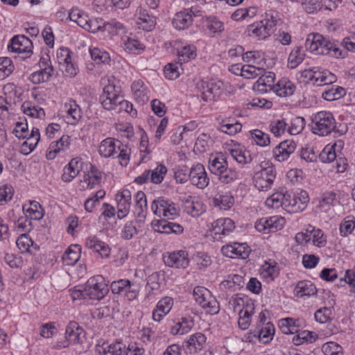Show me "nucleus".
Segmentation results:
<instances>
[{
    "label": "nucleus",
    "mask_w": 355,
    "mask_h": 355,
    "mask_svg": "<svg viewBox=\"0 0 355 355\" xmlns=\"http://www.w3.org/2000/svg\"><path fill=\"white\" fill-rule=\"evenodd\" d=\"M305 58L304 51L301 46L295 47L290 53L287 67L289 69H295L300 63L303 62Z\"/></svg>",
    "instance_id": "34"
},
{
    "label": "nucleus",
    "mask_w": 355,
    "mask_h": 355,
    "mask_svg": "<svg viewBox=\"0 0 355 355\" xmlns=\"http://www.w3.org/2000/svg\"><path fill=\"white\" fill-rule=\"evenodd\" d=\"M154 230L162 234L174 233L180 234L183 232V227L179 223L168 221L166 219L155 220L152 223Z\"/></svg>",
    "instance_id": "18"
},
{
    "label": "nucleus",
    "mask_w": 355,
    "mask_h": 355,
    "mask_svg": "<svg viewBox=\"0 0 355 355\" xmlns=\"http://www.w3.org/2000/svg\"><path fill=\"white\" fill-rule=\"evenodd\" d=\"M137 233L138 231L134 221H128L121 230V237L125 240H130Z\"/></svg>",
    "instance_id": "50"
},
{
    "label": "nucleus",
    "mask_w": 355,
    "mask_h": 355,
    "mask_svg": "<svg viewBox=\"0 0 355 355\" xmlns=\"http://www.w3.org/2000/svg\"><path fill=\"white\" fill-rule=\"evenodd\" d=\"M179 62H188L196 56V48L193 45H187L178 50Z\"/></svg>",
    "instance_id": "39"
},
{
    "label": "nucleus",
    "mask_w": 355,
    "mask_h": 355,
    "mask_svg": "<svg viewBox=\"0 0 355 355\" xmlns=\"http://www.w3.org/2000/svg\"><path fill=\"white\" fill-rule=\"evenodd\" d=\"M193 327V320L183 317L181 321H179L176 324L171 327V332L173 335L184 334H187Z\"/></svg>",
    "instance_id": "35"
},
{
    "label": "nucleus",
    "mask_w": 355,
    "mask_h": 355,
    "mask_svg": "<svg viewBox=\"0 0 355 355\" xmlns=\"http://www.w3.org/2000/svg\"><path fill=\"white\" fill-rule=\"evenodd\" d=\"M306 50L317 55H329L334 58L345 57L338 41H330L319 33H311L305 42Z\"/></svg>",
    "instance_id": "1"
},
{
    "label": "nucleus",
    "mask_w": 355,
    "mask_h": 355,
    "mask_svg": "<svg viewBox=\"0 0 355 355\" xmlns=\"http://www.w3.org/2000/svg\"><path fill=\"white\" fill-rule=\"evenodd\" d=\"M275 334V327L270 322H268L264 327H262L259 331V338L264 343H267L272 339Z\"/></svg>",
    "instance_id": "54"
},
{
    "label": "nucleus",
    "mask_w": 355,
    "mask_h": 355,
    "mask_svg": "<svg viewBox=\"0 0 355 355\" xmlns=\"http://www.w3.org/2000/svg\"><path fill=\"white\" fill-rule=\"evenodd\" d=\"M325 355H343L342 347L335 342H328L322 347Z\"/></svg>",
    "instance_id": "57"
},
{
    "label": "nucleus",
    "mask_w": 355,
    "mask_h": 355,
    "mask_svg": "<svg viewBox=\"0 0 355 355\" xmlns=\"http://www.w3.org/2000/svg\"><path fill=\"white\" fill-rule=\"evenodd\" d=\"M294 291L295 295L300 297L304 296L310 297L317 293L315 286L309 280L298 282L295 287Z\"/></svg>",
    "instance_id": "31"
},
{
    "label": "nucleus",
    "mask_w": 355,
    "mask_h": 355,
    "mask_svg": "<svg viewBox=\"0 0 355 355\" xmlns=\"http://www.w3.org/2000/svg\"><path fill=\"white\" fill-rule=\"evenodd\" d=\"M234 202V198L229 194L219 195L214 198V205L225 210L230 209Z\"/></svg>",
    "instance_id": "45"
},
{
    "label": "nucleus",
    "mask_w": 355,
    "mask_h": 355,
    "mask_svg": "<svg viewBox=\"0 0 355 355\" xmlns=\"http://www.w3.org/2000/svg\"><path fill=\"white\" fill-rule=\"evenodd\" d=\"M82 169L81 158L76 157L64 167L61 180L64 182H71L80 173Z\"/></svg>",
    "instance_id": "19"
},
{
    "label": "nucleus",
    "mask_w": 355,
    "mask_h": 355,
    "mask_svg": "<svg viewBox=\"0 0 355 355\" xmlns=\"http://www.w3.org/2000/svg\"><path fill=\"white\" fill-rule=\"evenodd\" d=\"M64 108L67 114L71 118V124H76L81 118V110L73 100L65 103Z\"/></svg>",
    "instance_id": "36"
},
{
    "label": "nucleus",
    "mask_w": 355,
    "mask_h": 355,
    "mask_svg": "<svg viewBox=\"0 0 355 355\" xmlns=\"http://www.w3.org/2000/svg\"><path fill=\"white\" fill-rule=\"evenodd\" d=\"M336 81V76L329 71H320L318 70L315 73L314 84L318 86L330 85Z\"/></svg>",
    "instance_id": "37"
},
{
    "label": "nucleus",
    "mask_w": 355,
    "mask_h": 355,
    "mask_svg": "<svg viewBox=\"0 0 355 355\" xmlns=\"http://www.w3.org/2000/svg\"><path fill=\"white\" fill-rule=\"evenodd\" d=\"M286 196V194H282V193H273L266 199L265 204L270 208L277 209L284 205Z\"/></svg>",
    "instance_id": "41"
},
{
    "label": "nucleus",
    "mask_w": 355,
    "mask_h": 355,
    "mask_svg": "<svg viewBox=\"0 0 355 355\" xmlns=\"http://www.w3.org/2000/svg\"><path fill=\"white\" fill-rule=\"evenodd\" d=\"M221 252L223 255L235 259H246L248 257L250 248L246 243H234L233 244L226 245L222 247Z\"/></svg>",
    "instance_id": "12"
},
{
    "label": "nucleus",
    "mask_w": 355,
    "mask_h": 355,
    "mask_svg": "<svg viewBox=\"0 0 355 355\" xmlns=\"http://www.w3.org/2000/svg\"><path fill=\"white\" fill-rule=\"evenodd\" d=\"M300 195L303 197V202L300 198H298L295 194H293L291 198V195L286 194V198L284 202L285 207H290L293 211H302L306 207V202L309 201V197L306 191H301Z\"/></svg>",
    "instance_id": "27"
},
{
    "label": "nucleus",
    "mask_w": 355,
    "mask_h": 355,
    "mask_svg": "<svg viewBox=\"0 0 355 355\" xmlns=\"http://www.w3.org/2000/svg\"><path fill=\"white\" fill-rule=\"evenodd\" d=\"M346 94L345 89L340 86H332L322 92V98L329 101H336L343 97Z\"/></svg>",
    "instance_id": "38"
},
{
    "label": "nucleus",
    "mask_w": 355,
    "mask_h": 355,
    "mask_svg": "<svg viewBox=\"0 0 355 355\" xmlns=\"http://www.w3.org/2000/svg\"><path fill=\"white\" fill-rule=\"evenodd\" d=\"M335 146H327L319 155V159L324 163L334 162L336 158V154L334 149Z\"/></svg>",
    "instance_id": "53"
},
{
    "label": "nucleus",
    "mask_w": 355,
    "mask_h": 355,
    "mask_svg": "<svg viewBox=\"0 0 355 355\" xmlns=\"http://www.w3.org/2000/svg\"><path fill=\"white\" fill-rule=\"evenodd\" d=\"M104 353H110L112 355H122L125 353V345L121 342H116L112 344H103Z\"/></svg>",
    "instance_id": "47"
},
{
    "label": "nucleus",
    "mask_w": 355,
    "mask_h": 355,
    "mask_svg": "<svg viewBox=\"0 0 355 355\" xmlns=\"http://www.w3.org/2000/svg\"><path fill=\"white\" fill-rule=\"evenodd\" d=\"M260 68L255 67L252 65H244L241 68V76L245 78H254L259 75L258 71L260 72Z\"/></svg>",
    "instance_id": "62"
},
{
    "label": "nucleus",
    "mask_w": 355,
    "mask_h": 355,
    "mask_svg": "<svg viewBox=\"0 0 355 355\" xmlns=\"http://www.w3.org/2000/svg\"><path fill=\"white\" fill-rule=\"evenodd\" d=\"M189 180L192 184L199 189H204L208 186L209 179L205 167L201 164L193 165L189 171Z\"/></svg>",
    "instance_id": "11"
},
{
    "label": "nucleus",
    "mask_w": 355,
    "mask_h": 355,
    "mask_svg": "<svg viewBox=\"0 0 355 355\" xmlns=\"http://www.w3.org/2000/svg\"><path fill=\"white\" fill-rule=\"evenodd\" d=\"M24 114L31 117L42 118L45 115L44 110L41 107L32 105L30 102H24L21 105Z\"/></svg>",
    "instance_id": "40"
},
{
    "label": "nucleus",
    "mask_w": 355,
    "mask_h": 355,
    "mask_svg": "<svg viewBox=\"0 0 355 355\" xmlns=\"http://www.w3.org/2000/svg\"><path fill=\"white\" fill-rule=\"evenodd\" d=\"M117 202V217L119 219L125 218L130 211L132 196L128 189H123L116 195Z\"/></svg>",
    "instance_id": "15"
},
{
    "label": "nucleus",
    "mask_w": 355,
    "mask_h": 355,
    "mask_svg": "<svg viewBox=\"0 0 355 355\" xmlns=\"http://www.w3.org/2000/svg\"><path fill=\"white\" fill-rule=\"evenodd\" d=\"M70 144L71 139L68 135H62L60 139L51 142L46 150V159L49 160L55 159L58 153L68 150Z\"/></svg>",
    "instance_id": "17"
},
{
    "label": "nucleus",
    "mask_w": 355,
    "mask_h": 355,
    "mask_svg": "<svg viewBox=\"0 0 355 355\" xmlns=\"http://www.w3.org/2000/svg\"><path fill=\"white\" fill-rule=\"evenodd\" d=\"M122 96L116 91L114 85L109 84L103 88V93L100 96L99 101L104 109L112 110L121 103Z\"/></svg>",
    "instance_id": "9"
},
{
    "label": "nucleus",
    "mask_w": 355,
    "mask_h": 355,
    "mask_svg": "<svg viewBox=\"0 0 355 355\" xmlns=\"http://www.w3.org/2000/svg\"><path fill=\"white\" fill-rule=\"evenodd\" d=\"M217 129L225 134L233 136L241 131L242 125L238 121L233 122L230 118L223 119Z\"/></svg>",
    "instance_id": "33"
},
{
    "label": "nucleus",
    "mask_w": 355,
    "mask_h": 355,
    "mask_svg": "<svg viewBox=\"0 0 355 355\" xmlns=\"http://www.w3.org/2000/svg\"><path fill=\"white\" fill-rule=\"evenodd\" d=\"M151 209L153 213L159 217L163 216V219L174 220L179 216V210L175 205L163 198L154 200L151 205Z\"/></svg>",
    "instance_id": "6"
},
{
    "label": "nucleus",
    "mask_w": 355,
    "mask_h": 355,
    "mask_svg": "<svg viewBox=\"0 0 355 355\" xmlns=\"http://www.w3.org/2000/svg\"><path fill=\"white\" fill-rule=\"evenodd\" d=\"M92 59L97 64L107 63L110 60L108 53L101 51L98 48H94L89 50Z\"/></svg>",
    "instance_id": "48"
},
{
    "label": "nucleus",
    "mask_w": 355,
    "mask_h": 355,
    "mask_svg": "<svg viewBox=\"0 0 355 355\" xmlns=\"http://www.w3.org/2000/svg\"><path fill=\"white\" fill-rule=\"evenodd\" d=\"M275 75L268 71L260 76L253 85V89L261 94L274 91Z\"/></svg>",
    "instance_id": "22"
},
{
    "label": "nucleus",
    "mask_w": 355,
    "mask_h": 355,
    "mask_svg": "<svg viewBox=\"0 0 355 355\" xmlns=\"http://www.w3.org/2000/svg\"><path fill=\"white\" fill-rule=\"evenodd\" d=\"M65 338L69 343L83 344L86 341V332L77 322L71 321L66 327Z\"/></svg>",
    "instance_id": "13"
},
{
    "label": "nucleus",
    "mask_w": 355,
    "mask_h": 355,
    "mask_svg": "<svg viewBox=\"0 0 355 355\" xmlns=\"http://www.w3.org/2000/svg\"><path fill=\"white\" fill-rule=\"evenodd\" d=\"M261 169L254 175V184L259 191H267L270 189L276 178L277 172L272 164L261 162Z\"/></svg>",
    "instance_id": "4"
},
{
    "label": "nucleus",
    "mask_w": 355,
    "mask_h": 355,
    "mask_svg": "<svg viewBox=\"0 0 355 355\" xmlns=\"http://www.w3.org/2000/svg\"><path fill=\"white\" fill-rule=\"evenodd\" d=\"M209 168L221 183L230 184L239 179V172L228 166L227 157L222 153L209 159Z\"/></svg>",
    "instance_id": "2"
},
{
    "label": "nucleus",
    "mask_w": 355,
    "mask_h": 355,
    "mask_svg": "<svg viewBox=\"0 0 355 355\" xmlns=\"http://www.w3.org/2000/svg\"><path fill=\"white\" fill-rule=\"evenodd\" d=\"M85 246L94 252H98L101 257L107 258L110 254V248L105 242L101 241L96 236H90L85 241Z\"/></svg>",
    "instance_id": "23"
},
{
    "label": "nucleus",
    "mask_w": 355,
    "mask_h": 355,
    "mask_svg": "<svg viewBox=\"0 0 355 355\" xmlns=\"http://www.w3.org/2000/svg\"><path fill=\"white\" fill-rule=\"evenodd\" d=\"M336 201V193L334 191H327L322 194L321 200L320 201V207L334 206Z\"/></svg>",
    "instance_id": "64"
},
{
    "label": "nucleus",
    "mask_w": 355,
    "mask_h": 355,
    "mask_svg": "<svg viewBox=\"0 0 355 355\" xmlns=\"http://www.w3.org/2000/svg\"><path fill=\"white\" fill-rule=\"evenodd\" d=\"M276 22L277 21L272 17L270 19L266 18L248 25L245 33L248 36L257 40H265L275 31Z\"/></svg>",
    "instance_id": "5"
},
{
    "label": "nucleus",
    "mask_w": 355,
    "mask_h": 355,
    "mask_svg": "<svg viewBox=\"0 0 355 355\" xmlns=\"http://www.w3.org/2000/svg\"><path fill=\"white\" fill-rule=\"evenodd\" d=\"M304 10L309 14L317 12L322 8L321 0H300Z\"/></svg>",
    "instance_id": "52"
},
{
    "label": "nucleus",
    "mask_w": 355,
    "mask_h": 355,
    "mask_svg": "<svg viewBox=\"0 0 355 355\" xmlns=\"http://www.w3.org/2000/svg\"><path fill=\"white\" fill-rule=\"evenodd\" d=\"M165 77L169 80L178 78L180 74L178 63H168L164 67Z\"/></svg>",
    "instance_id": "60"
},
{
    "label": "nucleus",
    "mask_w": 355,
    "mask_h": 355,
    "mask_svg": "<svg viewBox=\"0 0 355 355\" xmlns=\"http://www.w3.org/2000/svg\"><path fill=\"white\" fill-rule=\"evenodd\" d=\"M206 342V337L201 333H196L191 335L189 338L184 342L183 346L190 354H195L202 349Z\"/></svg>",
    "instance_id": "24"
},
{
    "label": "nucleus",
    "mask_w": 355,
    "mask_h": 355,
    "mask_svg": "<svg viewBox=\"0 0 355 355\" xmlns=\"http://www.w3.org/2000/svg\"><path fill=\"white\" fill-rule=\"evenodd\" d=\"M166 173V167L164 164H159L155 169L150 170V181L155 184L161 183Z\"/></svg>",
    "instance_id": "46"
},
{
    "label": "nucleus",
    "mask_w": 355,
    "mask_h": 355,
    "mask_svg": "<svg viewBox=\"0 0 355 355\" xmlns=\"http://www.w3.org/2000/svg\"><path fill=\"white\" fill-rule=\"evenodd\" d=\"M139 285L136 283H131L128 280V285H125L123 294L128 300H135L139 293Z\"/></svg>",
    "instance_id": "58"
},
{
    "label": "nucleus",
    "mask_w": 355,
    "mask_h": 355,
    "mask_svg": "<svg viewBox=\"0 0 355 355\" xmlns=\"http://www.w3.org/2000/svg\"><path fill=\"white\" fill-rule=\"evenodd\" d=\"M172 24L175 29H186L193 24L192 15L187 10L184 9L175 15Z\"/></svg>",
    "instance_id": "26"
},
{
    "label": "nucleus",
    "mask_w": 355,
    "mask_h": 355,
    "mask_svg": "<svg viewBox=\"0 0 355 355\" xmlns=\"http://www.w3.org/2000/svg\"><path fill=\"white\" fill-rule=\"evenodd\" d=\"M103 31H107L112 35H123L125 32L123 25L116 20H111L103 24Z\"/></svg>",
    "instance_id": "43"
},
{
    "label": "nucleus",
    "mask_w": 355,
    "mask_h": 355,
    "mask_svg": "<svg viewBox=\"0 0 355 355\" xmlns=\"http://www.w3.org/2000/svg\"><path fill=\"white\" fill-rule=\"evenodd\" d=\"M88 176V185L92 188L99 183L101 179V172L95 166L91 165Z\"/></svg>",
    "instance_id": "63"
},
{
    "label": "nucleus",
    "mask_w": 355,
    "mask_h": 355,
    "mask_svg": "<svg viewBox=\"0 0 355 355\" xmlns=\"http://www.w3.org/2000/svg\"><path fill=\"white\" fill-rule=\"evenodd\" d=\"M188 254L186 251L180 250L170 253L167 257H164V263L169 267L177 268H185L189 266Z\"/></svg>",
    "instance_id": "21"
},
{
    "label": "nucleus",
    "mask_w": 355,
    "mask_h": 355,
    "mask_svg": "<svg viewBox=\"0 0 355 355\" xmlns=\"http://www.w3.org/2000/svg\"><path fill=\"white\" fill-rule=\"evenodd\" d=\"M108 292L107 286L102 282H99L98 278L91 277L86 283L83 295L88 297L91 300H100L103 299Z\"/></svg>",
    "instance_id": "8"
},
{
    "label": "nucleus",
    "mask_w": 355,
    "mask_h": 355,
    "mask_svg": "<svg viewBox=\"0 0 355 355\" xmlns=\"http://www.w3.org/2000/svg\"><path fill=\"white\" fill-rule=\"evenodd\" d=\"M33 44L31 40L24 35H15L8 46V51L14 53H31Z\"/></svg>",
    "instance_id": "14"
},
{
    "label": "nucleus",
    "mask_w": 355,
    "mask_h": 355,
    "mask_svg": "<svg viewBox=\"0 0 355 355\" xmlns=\"http://www.w3.org/2000/svg\"><path fill=\"white\" fill-rule=\"evenodd\" d=\"M135 205L134 215L137 223H143L147 215V200L144 192L139 191L135 196Z\"/></svg>",
    "instance_id": "20"
},
{
    "label": "nucleus",
    "mask_w": 355,
    "mask_h": 355,
    "mask_svg": "<svg viewBox=\"0 0 355 355\" xmlns=\"http://www.w3.org/2000/svg\"><path fill=\"white\" fill-rule=\"evenodd\" d=\"M223 83L211 80H201L197 84L198 89L201 92V97L204 101H215L222 90Z\"/></svg>",
    "instance_id": "7"
},
{
    "label": "nucleus",
    "mask_w": 355,
    "mask_h": 355,
    "mask_svg": "<svg viewBox=\"0 0 355 355\" xmlns=\"http://www.w3.org/2000/svg\"><path fill=\"white\" fill-rule=\"evenodd\" d=\"M288 124L284 119L274 120L270 123V131L275 137H281L286 130Z\"/></svg>",
    "instance_id": "42"
},
{
    "label": "nucleus",
    "mask_w": 355,
    "mask_h": 355,
    "mask_svg": "<svg viewBox=\"0 0 355 355\" xmlns=\"http://www.w3.org/2000/svg\"><path fill=\"white\" fill-rule=\"evenodd\" d=\"M14 194V189L11 185L5 184L0 187V205L10 200Z\"/></svg>",
    "instance_id": "59"
},
{
    "label": "nucleus",
    "mask_w": 355,
    "mask_h": 355,
    "mask_svg": "<svg viewBox=\"0 0 355 355\" xmlns=\"http://www.w3.org/2000/svg\"><path fill=\"white\" fill-rule=\"evenodd\" d=\"M285 224V218L280 216L263 218L255 223V229L265 234L281 230Z\"/></svg>",
    "instance_id": "10"
},
{
    "label": "nucleus",
    "mask_w": 355,
    "mask_h": 355,
    "mask_svg": "<svg viewBox=\"0 0 355 355\" xmlns=\"http://www.w3.org/2000/svg\"><path fill=\"white\" fill-rule=\"evenodd\" d=\"M195 260L200 269L205 268L211 264V259L207 253L198 252L196 254Z\"/></svg>",
    "instance_id": "61"
},
{
    "label": "nucleus",
    "mask_w": 355,
    "mask_h": 355,
    "mask_svg": "<svg viewBox=\"0 0 355 355\" xmlns=\"http://www.w3.org/2000/svg\"><path fill=\"white\" fill-rule=\"evenodd\" d=\"M234 311H253L254 304L248 298L237 297L233 300Z\"/></svg>",
    "instance_id": "55"
},
{
    "label": "nucleus",
    "mask_w": 355,
    "mask_h": 355,
    "mask_svg": "<svg viewBox=\"0 0 355 355\" xmlns=\"http://www.w3.org/2000/svg\"><path fill=\"white\" fill-rule=\"evenodd\" d=\"M336 120L329 112L321 111L311 117L312 132L319 136H327L336 129Z\"/></svg>",
    "instance_id": "3"
},
{
    "label": "nucleus",
    "mask_w": 355,
    "mask_h": 355,
    "mask_svg": "<svg viewBox=\"0 0 355 355\" xmlns=\"http://www.w3.org/2000/svg\"><path fill=\"white\" fill-rule=\"evenodd\" d=\"M33 244V240L28 236L27 234H21L16 241V245L21 251V252H28L31 246H32Z\"/></svg>",
    "instance_id": "56"
},
{
    "label": "nucleus",
    "mask_w": 355,
    "mask_h": 355,
    "mask_svg": "<svg viewBox=\"0 0 355 355\" xmlns=\"http://www.w3.org/2000/svg\"><path fill=\"white\" fill-rule=\"evenodd\" d=\"M234 228V221L229 218H225L218 219L215 222L213 230L216 235L221 234L225 236L232 232Z\"/></svg>",
    "instance_id": "32"
},
{
    "label": "nucleus",
    "mask_w": 355,
    "mask_h": 355,
    "mask_svg": "<svg viewBox=\"0 0 355 355\" xmlns=\"http://www.w3.org/2000/svg\"><path fill=\"white\" fill-rule=\"evenodd\" d=\"M231 157L239 164H245L252 161V157L248 151H242L239 149L230 150Z\"/></svg>",
    "instance_id": "49"
},
{
    "label": "nucleus",
    "mask_w": 355,
    "mask_h": 355,
    "mask_svg": "<svg viewBox=\"0 0 355 355\" xmlns=\"http://www.w3.org/2000/svg\"><path fill=\"white\" fill-rule=\"evenodd\" d=\"M305 124V119L303 117L295 116L291 119L290 125L288 127V132L291 135H297L304 130Z\"/></svg>",
    "instance_id": "44"
},
{
    "label": "nucleus",
    "mask_w": 355,
    "mask_h": 355,
    "mask_svg": "<svg viewBox=\"0 0 355 355\" xmlns=\"http://www.w3.org/2000/svg\"><path fill=\"white\" fill-rule=\"evenodd\" d=\"M296 89L295 84L286 78L278 81L274 87V92L280 97H287L293 94Z\"/></svg>",
    "instance_id": "28"
},
{
    "label": "nucleus",
    "mask_w": 355,
    "mask_h": 355,
    "mask_svg": "<svg viewBox=\"0 0 355 355\" xmlns=\"http://www.w3.org/2000/svg\"><path fill=\"white\" fill-rule=\"evenodd\" d=\"M81 248L78 245H70L67 248L62 257V263L65 266H73L80 257Z\"/></svg>",
    "instance_id": "29"
},
{
    "label": "nucleus",
    "mask_w": 355,
    "mask_h": 355,
    "mask_svg": "<svg viewBox=\"0 0 355 355\" xmlns=\"http://www.w3.org/2000/svg\"><path fill=\"white\" fill-rule=\"evenodd\" d=\"M296 149V143L293 140L282 141L273 150V156L278 162L287 160Z\"/></svg>",
    "instance_id": "16"
},
{
    "label": "nucleus",
    "mask_w": 355,
    "mask_h": 355,
    "mask_svg": "<svg viewBox=\"0 0 355 355\" xmlns=\"http://www.w3.org/2000/svg\"><path fill=\"white\" fill-rule=\"evenodd\" d=\"M137 24L140 27L146 31H151L156 24V18L149 15L148 12L140 7L137 10Z\"/></svg>",
    "instance_id": "25"
},
{
    "label": "nucleus",
    "mask_w": 355,
    "mask_h": 355,
    "mask_svg": "<svg viewBox=\"0 0 355 355\" xmlns=\"http://www.w3.org/2000/svg\"><path fill=\"white\" fill-rule=\"evenodd\" d=\"M252 138L260 146H267L270 144V137L268 134L256 129L251 131Z\"/></svg>",
    "instance_id": "51"
},
{
    "label": "nucleus",
    "mask_w": 355,
    "mask_h": 355,
    "mask_svg": "<svg viewBox=\"0 0 355 355\" xmlns=\"http://www.w3.org/2000/svg\"><path fill=\"white\" fill-rule=\"evenodd\" d=\"M121 144L119 141H114L112 138L104 139L98 147L99 154L104 157H110L117 154L118 145Z\"/></svg>",
    "instance_id": "30"
}]
</instances>
